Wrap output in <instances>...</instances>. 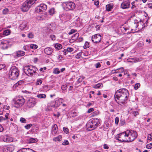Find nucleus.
<instances>
[{"label":"nucleus","instance_id":"obj_38","mask_svg":"<svg viewBox=\"0 0 152 152\" xmlns=\"http://www.w3.org/2000/svg\"><path fill=\"white\" fill-rule=\"evenodd\" d=\"M79 36V33H77L75 34H74V36H73L72 37V38L74 40H76L78 38Z\"/></svg>","mask_w":152,"mask_h":152},{"label":"nucleus","instance_id":"obj_50","mask_svg":"<svg viewBox=\"0 0 152 152\" xmlns=\"http://www.w3.org/2000/svg\"><path fill=\"white\" fill-rule=\"evenodd\" d=\"M94 66L96 68H98L101 66V65L99 62H98L95 64Z\"/></svg>","mask_w":152,"mask_h":152},{"label":"nucleus","instance_id":"obj_60","mask_svg":"<svg viewBox=\"0 0 152 152\" xmlns=\"http://www.w3.org/2000/svg\"><path fill=\"white\" fill-rule=\"evenodd\" d=\"M119 119L118 117H116L115 120V122L116 124H118L119 122Z\"/></svg>","mask_w":152,"mask_h":152},{"label":"nucleus","instance_id":"obj_58","mask_svg":"<svg viewBox=\"0 0 152 152\" xmlns=\"http://www.w3.org/2000/svg\"><path fill=\"white\" fill-rule=\"evenodd\" d=\"M67 86L66 85H64L62 86L61 88L63 91L65 90Z\"/></svg>","mask_w":152,"mask_h":152},{"label":"nucleus","instance_id":"obj_6","mask_svg":"<svg viewBox=\"0 0 152 152\" xmlns=\"http://www.w3.org/2000/svg\"><path fill=\"white\" fill-rule=\"evenodd\" d=\"M38 70L37 68L34 66H25L24 71L26 74L28 76H32Z\"/></svg>","mask_w":152,"mask_h":152},{"label":"nucleus","instance_id":"obj_64","mask_svg":"<svg viewBox=\"0 0 152 152\" xmlns=\"http://www.w3.org/2000/svg\"><path fill=\"white\" fill-rule=\"evenodd\" d=\"M50 38L52 40H55L56 39V37L54 35H51L50 36Z\"/></svg>","mask_w":152,"mask_h":152},{"label":"nucleus","instance_id":"obj_32","mask_svg":"<svg viewBox=\"0 0 152 152\" xmlns=\"http://www.w3.org/2000/svg\"><path fill=\"white\" fill-rule=\"evenodd\" d=\"M54 46L55 48H57L58 50H60L61 49L62 47V45L58 43L54 45Z\"/></svg>","mask_w":152,"mask_h":152},{"label":"nucleus","instance_id":"obj_56","mask_svg":"<svg viewBox=\"0 0 152 152\" xmlns=\"http://www.w3.org/2000/svg\"><path fill=\"white\" fill-rule=\"evenodd\" d=\"M144 44L142 42H139L137 44L138 46L139 47H141L143 46Z\"/></svg>","mask_w":152,"mask_h":152},{"label":"nucleus","instance_id":"obj_12","mask_svg":"<svg viewBox=\"0 0 152 152\" xmlns=\"http://www.w3.org/2000/svg\"><path fill=\"white\" fill-rule=\"evenodd\" d=\"M63 101L64 99L62 98L57 99L55 101L51 102L50 106L53 107H58L61 104Z\"/></svg>","mask_w":152,"mask_h":152},{"label":"nucleus","instance_id":"obj_25","mask_svg":"<svg viewBox=\"0 0 152 152\" xmlns=\"http://www.w3.org/2000/svg\"><path fill=\"white\" fill-rule=\"evenodd\" d=\"M16 56L19 57L24 56L25 55V52L22 50H19L16 52Z\"/></svg>","mask_w":152,"mask_h":152},{"label":"nucleus","instance_id":"obj_39","mask_svg":"<svg viewBox=\"0 0 152 152\" xmlns=\"http://www.w3.org/2000/svg\"><path fill=\"white\" fill-rule=\"evenodd\" d=\"M82 54V52L78 53L75 56L76 58L77 59H79L81 57Z\"/></svg>","mask_w":152,"mask_h":152},{"label":"nucleus","instance_id":"obj_18","mask_svg":"<svg viewBox=\"0 0 152 152\" xmlns=\"http://www.w3.org/2000/svg\"><path fill=\"white\" fill-rule=\"evenodd\" d=\"M120 29L123 34H125V32L127 31H128L127 32V33L130 32V31H129V27L127 25H126V26L125 25H122L121 26Z\"/></svg>","mask_w":152,"mask_h":152},{"label":"nucleus","instance_id":"obj_1","mask_svg":"<svg viewBox=\"0 0 152 152\" xmlns=\"http://www.w3.org/2000/svg\"><path fill=\"white\" fill-rule=\"evenodd\" d=\"M129 93L127 90L125 88L120 89L117 91L115 95L116 102L120 105L124 104L128 99Z\"/></svg>","mask_w":152,"mask_h":152},{"label":"nucleus","instance_id":"obj_63","mask_svg":"<svg viewBox=\"0 0 152 152\" xmlns=\"http://www.w3.org/2000/svg\"><path fill=\"white\" fill-rule=\"evenodd\" d=\"M79 20V19H77L75 21V23L76 24L77 26H78L80 25Z\"/></svg>","mask_w":152,"mask_h":152},{"label":"nucleus","instance_id":"obj_9","mask_svg":"<svg viewBox=\"0 0 152 152\" xmlns=\"http://www.w3.org/2000/svg\"><path fill=\"white\" fill-rule=\"evenodd\" d=\"M116 139L121 142H129L126 131L116 136Z\"/></svg>","mask_w":152,"mask_h":152},{"label":"nucleus","instance_id":"obj_48","mask_svg":"<svg viewBox=\"0 0 152 152\" xmlns=\"http://www.w3.org/2000/svg\"><path fill=\"white\" fill-rule=\"evenodd\" d=\"M77 31V30L75 29H71L70 31L69 32L68 34L69 35H71L72 34L76 32Z\"/></svg>","mask_w":152,"mask_h":152},{"label":"nucleus","instance_id":"obj_23","mask_svg":"<svg viewBox=\"0 0 152 152\" xmlns=\"http://www.w3.org/2000/svg\"><path fill=\"white\" fill-rule=\"evenodd\" d=\"M128 61L130 62L136 63L141 61V59L138 58H131L128 59Z\"/></svg>","mask_w":152,"mask_h":152},{"label":"nucleus","instance_id":"obj_55","mask_svg":"<svg viewBox=\"0 0 152 152\" xmlns=\"http://www.w3.org/2000/svg\"><path fill=\"white\" fill-rule=\"evenodd\" d=\"M28 37L30 38H32L34 37V34L32 33H30L28 34Z\"/></svg>","mask_w":152,"mask_h":152},{"label":"nucleus","instance_id":"obj_14","mask_svg":"<svg viewBox=\"0 0 152 152\" xmlns=\"http://www.w3.org/2000/svg\"><path fill=\"white\" fill-rule=\"evenodd\" d=\"M101 39V36L99 34H96L92 36L91 38L92 41L96 43L99 42Z\"/></svg>","mask_w":152,"mask_h":152},{"label":"nucleus","instance_id":"obj_17","mask_svg":"<svg viewBox=\"0 0 152 152\" xmlns=\"http://www.w3.org/2000/svg\"><path fill=\"white\" fill-rule=\"evenodd\" d=\"M2 139L3 141L7 142H11L13 141V138L10 136L7 135H3L2 137Z\"/></svg>","mask_w":152,"mask_h":152},{"label":"nucleus","instance_id":"obj_49","mask_svg":"<svg viewBox=\"0 0 152 152\" xmlns=\"http://www.w3.org/2000/svg\"><path fill=\"white\" fill-rule=\"evenodd\" d=\"M74 50V49L72 48H68L66 49V51L70 52Z\"/></svg>","mask_w":152,"mask_h":152},{"label":"nucleus","instance_id":"obj_8","mask_svg":"<svg viewBox=\"0 0 152 152\" xmlns=\"http://www.w3.org/2000/svg\"><path fill=\"white\" fill-rule=\"evenodd\" d=\"M126 132L129 142L133 141L137 137V132L134 130L129 129Z\"/></svg>","mask_w":152,"mask_h":152},{"label":"nucleus","instance_id":"obj_30","mask_svg":"<svg viewBox=\"0 0 152 152\" xmlns=\"http://www.w3.org/2000/svg\"><path fill=\"white\" fill-rule=\"evenodd\" d=\"M10 31L9 29H6L3 32V34L5 36H7L10 34Z\"/></svg>","mask_w":152,"mask_h":152},{"label":"nucleus","instance_id":"obj_24","mask_svg":"<svg viewBox=\"0 0 152 152\" xmlns=\"http://www.w3.org/2000/svg\"><path fill=\"white\" fill-rule=\"evenodd\" d=\"M113 4L110 3L106 5V10L107 11H110L113 9Z\"/></svg>","mask_w":152,"mask_h":152},{"label":"nucleus","instance_id":"obj_42","mask_svg":"<svg viewBox=\"0 0 152 152\" xmlns=\"http://www.w3.org/2000/svg\"><path fill=\"white\" fill-rule=\"evenodd\" d=\"M64 132L66 134H68L69 133V130L67 128L65 127H64L63 128Z\"/></svg>","mask_w":152,"mask_h":152},{"label":"nucleus","instance_id":"obj_19","mask_svg":"<svg viewBox=\"0 0 152 152\" xmlns=\"http://www.w3.org/2000/svg\"><path fill=\"white\" fill-rule=\"evenodd\" d=\"M27 23L25 21L23 22L19 26V29L21 31H25L28 29L27 26Z\"/></svg>","mask_w":152,"mask_h":152},{"label":"nucleus","instance_id":"obj_34","mask_svg":"<svg viewBox=\"0 0 152 152\" xmlns=\"http://www.w3.org/2000/svg\"><path fill=\"white\" fill-rule=\"evenodd\" d=\"M60 72V70L58 68H54L53 69V73L55 74H58Z\"/></svg>","mask_w":152,"mask_h":152},{"label":"nucleus","instance_id":"obj_41","mask_svg":"<svg viewBox=\"0 0 152 152\" xmlns=\"http://www.w3.org/2000/svg\"><path fill=\"white\" fill-rule=\"evenodd\" d=\"M23 81L22 80H20L18 82L15 84V87L18 86V85H21L23 83Z\"/></svg>","mask_w":152,"mask_h":152},{"label":"nucleus","instance_id":"obj_28","mask_svg":"<svg viewBox=\"0 0 152 152\" xmlns=\"http://www.w3.org/2000/svg\"><path fill=\"white\" fill-rule=\"evenodd\" d=\"M37 97L40 99H45L46 96L44 94H39L37 95Z\"/></svg>","mask_w":152,"mask_h":152},{"label":"nucleus","instance_id":"obj_43","mask_svg":"<svg viewBox=\"0 0 152 152\" xmlns=\"http://www.w3.org/2000/svg\"><path fill=\"white\" fill-rule=\"evenodd\" d=\"M9 10L7 8H5L3 10V13L4 15H6L8 13Z\"/></svg>","mask_w":152,"mask_h":152},{"label":"nucleus","instance_id":"obj_40","mask_svg":"<svg viewBox=\"0 0 152 152\" xmlns=\"http://www.w3.org/2000/svg\"><path fill=\"white\" fill-rule=\"evenodd\" d=\"M140 85L139 83H136L134 87V88L135 90H137L140 86Z\"/></svg>","mask_w":152,"mask_h":152},{"label":"nucleus","instance_id":"obj_4","mask_svg":"<svg viewBox=\"0 0 152 152\" xmlns=\"http://www.w3.org/2000/svg\"><path fill=\"white\" fill-rule=\"evenodd\" d=\"M134 26L135 28L131 29L133 32H137L145 27V23L142 20L139 19V20H134Z\"/></svg>","mask_w":152,"mask_h":152},{"label":"nucleus","instance_id":"obj_52","mask_svg":"<svg viewBox=\"0 0 152 152\" xmlns=\"http://www.w3.org/2000/svg\"><path fill=\"white\" fill-rule=\"evenodd\" d=\"M146 148L148 149H151V148H152V144L150 143L146 145Z\"/></svg>","mask_w":152,"mask_h":152},{"label":"nucleus","instance_id":"obj_44","mask_svg":"<svg viewBox=\"0 0 152 152\" xmlns=\"http://www.w3.org/2000/svg\"><path fill=\"white\" fill-rule=\"evenodd\" d=\"M126 123L125 121L124 120L121 119L120 121V124L122 126L125 124Z\"/></svg>","mask_w":152,"mask_h":152},{"label":"nucleus","instance_id":"obj_37","mask_svg":"<svg viewBox=\"0 0 152 152\" xmlns=\"http://www.w3.org/2000/svg\"><path fill=\"white\" fill-rule=\"evenodd\" d=\"M30 48L34 49H36L38 48L37 45L35 44H31L30 45Z\"/></svg>","mask_w":152,"mask_h":152},{"label":"nucleus","instance_id":"obj_33","mask_svg":"<svg viewBox=\"0 0 152 152\" xmlns=\"http://www.w3.org/2000/svg\"><path fill=\"white\" fill-rule=\"evenodd\" d=\"M42 82V78L38 79L36 83V85H38L41 84Z\"/></svg>","mask_w":152,"mask_h":152},{"label":"nucleus","instance_id":"obj_35","mask_svg":"<svg viewBox=\"0 0 152 152\" xmlns=\"http://www.w3.org/2000/svg\"><path fill=\"white\" fill-rule=\"evenodd\" d=\"M100 113V112L98 110H96L92 114L91 116L93 117L98 115Z\"/></svg>","mask_w":152,"mask_h":152},{"label":"nucleus","instance_id":"obj_10","mask_svg":"<svg viewBox=\"0 0 152 152\" xmlns=\"http://www.w3.org/2000/svg\"><path fill=\"white\" fill-rule=\"evenodd\" d=\"M64 9L66 11L72 10L75 7V4L72 1H68L64 3Z\"/></svg>","mask_w":152,"mask_h":152},{"label":"nucleus","instance_id":"obj_16","mask_svg":"<svg viewBox=\"0 0 152 152\" xmlns=\"http://www.w3.org/2000/svg\"><path fill=\"white\" fill-rule=\"evenodd\" d=\"M130 4L129 0H124L121 4V7L123 9L128 8L129 7Z\"/></svg>","mask_w":152,"mask_h":152},{"label":"nucleus","instance_id":"obj_51","mask_svg":"<svg viewBox=\"0 0 152 152\" xmlns=\"http://www.w3.org/2000/svg\"><path fill=\"white\" fill-rule=\"evenodd\" d=\"M20 121L21 123H26V120L24 118H21L20 119Z\"/></svg>","mask_w":152,"mask_h":152},{"label":"nucleus","instance_id":"obj_15","mask_svg":"<svg viewBox=\"0 0 152 152\" xmlns=\"http://www.w3.org/2000/svg\"><path fill=\"white\" fill-rule=\"evenodd\" d=\"M47 7V6L46 4H41L36 8V12L39 13L46 10Z\"/></svg>","mask_w":152,"mask_h":152},{"label":"nucleus","instance_id":"obj_26","mask_svg":"<svg viewBox=\"0 0 152 152\" xmlns=\"http://www.w3.org/2000/svg\"><path fill=\"white\" fill-rule=\"evenodd\" d=\"M37 140L36 138H30L27 140V143L29 144H31L36 142H37Z\"/></svg>","mask_w":152,"mask_h":152},{"label":"nucleus","instance_id":"obj_13","mask_svg":"<svg viewBox=\"0 0 152 152\" xmlns=\"http://www.w3.org/2000/svg\"><path fill=\"white\" fill-rule=\"evenodd\" d=\"M10 41L7 39L2 41L0 42V46L4 49H6L10 46Z\"/></svg>","mask_w":152,"mask_h":152},{"label":"nucleus","instance_id":"obj_27","mask_svg":"<svg viewBox=\"0 0 152 152\" xmlns=\"http://www.w3.org/2000/svg\"><path fill=\"white\" fill-rule=\"evenodd\" d=\"M61 135H59L57 137H54L53 138V140L54 142H60L62 140Z\"/></svg>","mask_w":152,"mask_h":152},{"label":"nucleus","instance_id":"obj_7","mask_svg":"<svg viewBox=\"0 0 152 152\" xmlns=\"http://www.w3.org/2000/svg\"><path fill=\"white\" fill-rule=\"evenodd\" d=\"M9 77L12 80L16 79L19 75V70L15 66H12L9 73Z\"/></svg>","mask_w":152,"mask_h":152},{"label":"nucleus","instance_id":"obj_53","mask_svg":"<svg viewBox=\"0 0 152 152\" xmlns=\"http://www.w3.org/2000/svg\"><path fill=\"white\" fill-rule=\"evenodd\" d=\"M94 111V109L93 108H89L87 111L88 113H90Z\"/></svg>","mask_w":152,"mask_h":152},{"label":"nucleus","instance_id":"obj_54","mask_svg":"<svg viewBox=\"0 0 152 152\" xmlns=\"http://www.w3.org/2000/svg\"><path fill=\"white\" fill-rule=\"evenodd\" d=\"M120 28L121 26L118 27L117 29V32L118 34H122V32L121 31V30Z\"/></svg>","mask_w":152,"mask_h":152},{"label":"nucleus","instance_id":"obj_5","mask_svg":"<svg viewBox=\"0 0 152 152\" xmlns=\"http://www.w3.org/2000/svg\"><path fill=\"white\" fill-rule=\"evenodd\" d=\"M37 0H27L21 6L20 9L23 12L28 11L31 6L35 3Z\"/></svg>","mask_w":152,"mask_h":152},{"label":"nucleus","instance_id":"obj_57","mask_svg":"<svg viewBox=\"0 0 152 152\" xmlns=\"http://www.w3.org/2000/svg\"><path fill=\"white\" fill-rule=\"evenodd\" d=\"M148 140H152V135L149 134L148 135Z\"/></svg>","mask_w":152,"mask_h":152},{"label":"nucleus","instance_id":"obj_21","mask_svg":"<svg viewBox=\"0 0 152 152\" xmlns=\"http://www.w3.org/2000/svg\"><path fill=\"white\" fill-rule=\"evenodd\" d=\"M15 147L13 145H10L4 148V152H12L14 149Z\"/></svg>","mask_w":152,"mask_h":152},{"label":"nucleus","instance_id":"obj_36","mask_svg":"<svg viewBox=\"0 0 152 152\" xmlns=\"http://www.w3.org/2000/svg\"><path fill=\"white\" fill-rule=\"evenodd\" d=\"M101 86H102V83H99L96 85H94V88H100Z\"/></svg>","mask_w":152,"mask_h":152},{"label":"nucleus","instance_id":"obj_3","mask_svg":"<svg viewBox=\"0 0 152 152\" xmlns=\"http://www.w3.org/2000/svg\"><path fill=\"white\" fill-rule=\"evenodd\" d=\"M25 102V99L22 96H19L12 99V103L15 108H20L22 107Z\"/></svg>","mask_w":152,"mask_h":152},{"label":"nucleus","instance_id":"obj_47","mask_svg":"<svg viewBox=\"0 0 152 152\" xmlns=\"http://www.w3.org/2000/svg\"><path fill=\"white\" fill-rule=\"evenodd\" d=\"M32 126V124H27L26 125L24 126V127L27 129H29Z\"/></svg>","mask_w":152,"mask_h":152},{"label":"nucleus","instance_id":"obj_61","mask_svg":"<svg viewBox=\"0 0 152 152\" xmlns=\"http://www.w3.org/2000/svg\"><path fill=\"white\" fill-rule=\"evenodd\" d=\"M46 69V68L45 67H44L43 68H41L39 69V71L41 72H43Z\"/></svg>","mask_w":152,"mask_h":152},{"label":"nucleus","instance_id":"obj_2","mask_svg":"<svg viewBox=\"0 0 152 152\" xmlns=\"http://www.w3.org/2000/svg\"><path fill=\"white\" fill-rule=\"evenodd\" d=\"M100 123L99 119L95 118H93L89 120L86 124V128L89 131H91L96 128Z\"/></svg>","mask_w":152,"mask_h":152},{"label":"nucleus","instance_id":"obj_62","mask_svg":"<svg viewBox=\"0 0 152 152\" xmlns=\"http://www.w3.org/2000/svg\"><path fill=\"white\" fill-rule=\"evenodd\" d=\"M5 66V65L4 64H0V70L4 68Z\"/></svg>","mask_w":152,"mask_h":152},{"label":"nucleus","instance_id":"obj_46","mask_svg":"<svg viewBox=\"0 0 152 152\" xmlns=\"http://www.w3.org/2000/svg\"><path fill=\"white\" fill-rule=\"evenodd\" d=\"M89 43L88 42H85V45L84 46V48H87L89 47Z\"/></svg>","mask_w":152,"mask_h":152},{"label":"nucleus","instance_id":"obj_11","mask_svg":"<svg viewBox=\"0 0 152 152\" xmlns=\"http://www.w3.org/2000/svg\"><path fill=\"white\" fill-rule=\"evenodd\" d=\"M37 102V100L35 98H30L26 102V106L28 108H31L34 107Z\"/></svg>","mask_w":152,"mask_h":152},{"label":"nucleus","instance_id":"obj_20","mask_svg":"<svg viewBox=\"0 0 152 152\" xmlns=\"http://www.w3.org/2000/svg\"><path fill=\"white\" fill-rule=\"evenodd\" d=\"M58 129V126L56 124H54L52 125L51 128V134L55 135L57 133Z\"/></svg>","mask_w":152,"mask_h":152},{"label":"nucleus","instance_id":"obj_59","mask_svg":"<svg viewBox=\"0 0 152 152\" xmlns=\"http://www.w3.org/2000/svg\"><path fill=\"white\" fill-rule=\"evenodd\" d=\"M134 111H133L132 109L129 108V110H128L129 113L133 114Z\"/></svg>","mask_w":152,"mask_h":152},{"label":"nucleus","instance_id":"obj_22","mask_svg":"<svg viewBox=\"0 0 152 152\" xmlns=\"http://www.w3.org/2000/svg\"><path fill=\"white\" fill-rule=\"evenodd\" d=\"M53 49L49 47L45 49L44 52L46 54L50 55L53 52Z\"/></svg>","mask_w":152,"mask_h":152},{"label":"nucleus","instance_id":"obj_31","mask_svg":"<svg viewBox=\"0 0 152 152\" xmlns=\"http://www.w3.org/2000/svg\"><path fill=\"white\" fill-rule=\"evenodd\" d=\"M115 73H119V72H124V68L122 67L117 69L115 70Z\"/></svg>","mask_w":152,"mask_h":152},{"label":"nucleus","instance_id":"obj_29","mask_svg":"<svg viewBox=\"0 0 152 152\" xmlns=\"http://www.w3.org/2000/svg\"><path fill=\"white\" fill-rule=\"evenodd\" d=\"M55 13V9L53 8H51L49 10V13L50 15H52Z\"/></svg>","mask_w":152,"mask_h":152},{"label":"nucleus","instance_id":"obj_45","mask_svg":"<svg viewBox=\"0 0 152 152\" xmlns=\"http://www.w3.org/2000/svg\"><path fill=\"white\" fill-rule=\"evenodd\" d=\"M69 142L68 140H64L62 143V145H69Z\"/></svg>","mask_w":152,"mask_h":152}]
</instances>
